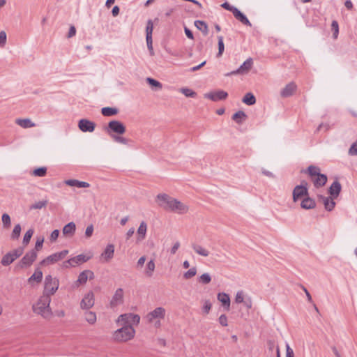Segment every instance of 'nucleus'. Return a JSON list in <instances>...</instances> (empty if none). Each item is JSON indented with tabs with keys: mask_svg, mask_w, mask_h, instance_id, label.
<instances>
[{
	"mask_svg": "<svg viewBox=\"0 0 357 357\" xmlns=\"http://www.w3.org/2000/svg\"><path fill=\"white\" fill-rule=\"evenodd\" d=\"M51 298L46 294H42L37 302L33 305V310L35 313L40 314L44 318H49L52 315L50 307Z\"/></svg>",
	"mask_w": 357,
	"mask_h": 357,
	"instance_id": "1",
	"label": "nucleus"
},
{
	"mask_svg": "<svg viewBox=\"0 0 357 357\" xmlns=\"http://www.w3.org/2000/svg\"><path fill=\"white\" fill-rule=\"evenodd\" d=\"M135 330L132 326H124L117 329L113 334L114 339L118 342H126L132 339Z\"/></svg>",
	"mask_w": 357,
	"mask_h": 357,
	"instance_id": "2",
	"label": "nucleus"
},
{
	"mask_svg": "<svg viewBox=\"0 0 357 357\" xmlns=\"http://www.w3.org/2000/svg\"><path fill=\"white\" fill-rule=\"evenodd\" d=\"M59 287V280L56 277L47 275L45 278L44 290L43 294H46L49 297L54 295L58 290Z\"/></svg>",
	"mask_w": 357,
	"mask_h": 357,
	"instance_id": "3",
	"label": "nucleus"
},
{
	"mask_svg": "<svg viewBox=\"0 0 357 357\" xmlns=\"http://www.w3.org/2000/svg\"><path fill=\"white\" fill-rule=\"evenodd\" d=\"M140 321V317L138 314H135L132 313H126L121 314L117 320L116 324L119 326H132L137 325Z\"/></svg>",
	"mask_w": 357,
	"mask_h": 357,
	"instance_id": "4",
	"label": "nucleus"
},
{
	"mask_svg": "<svg viewBox=\"0 0 357 357\" xmlns=\"http://www.w3.org/2000/svg\"><path fill=\"white\" fill-rule=\"evenodd\" d=\"M68 254V250H63L61 252H55L54 254H52L43 259L40 262V265L42 266H46L51 264H54L63 259H64L66 255Z\"/></svg>",
	"mask_w": 357,
	"mask_h": 357,
	"instance_id": "5",
	"label": "nucleus"
},
{
	"mask_svg": "<svg viewBox=\"0 0 357 357\" xmlns=\"http://www.w3.org/2000/svg\"><path fill=\"white\" fill-rule=\"evenodd\" d=\"M126 129L123 123L116 120L109 121L106 128L107 132L112 137L113 136L112 133L123 135L126 132Z\"/></svg>",
	"mask_w": 357,
	"mask_h": 357,
	"instance_id": "6",
	"label": "nucleus"
},
{
	"mask_svg": "<svg viewBox=\"0 0 357 357\" xmlns=\"http://www.w3.org/2000/svg\"><path fill=\"white\" fill-rule=\"evenodd\" d=\"M37 252L35 250L26 253L17 264V267L24 268L29 267L37 258Z\"/></svg>",
	"mask_w": 357,
	"mask_h": 357,
	"instance_id": "7",
	"label": "nucleus"
},
{
	"mask_svg": "<svg viewBox=\"0 0 357 357\" xmlns=\"http://www.w3.org/2000/svg\"><path fill=\"white\" fill-rule=\"evenodd\" d=\"M174 198L165 193H160L156 196L158 205L165 210L169 211L172 206V201Z\"/></svg>",
	"mask_w": 357,
	"mask_h": 357,
	"instance_id": "8",
	"label": "nucleus"
},
{
	"mask_svg": "<svg viewBox=\"0 0 357 357\" xmlns=\"http://www.w3.org/2000/svg\"><path fill=\"white\" fill-rule=\"evenodd\" d=\"M95 304V295L93 291L86 293L80 302V308L88 310L93 307Z\"/></svg>",
	"mask_w": 357,
	"mask_h": 357,
	"instance_id": "9",
	"label": "nucleus"
},
{
	"mask_svg": "<svg viewBox=\"0 0 357 357\" xmlns=\"http://www.w3.org/2000/svg\"><path fill=\"white\" fill-rule=\"evenodd\" d=\"M166 310L162 307H158L149 312L146 316L147 321H153L155 320H162L165 319Z\"/></svg>",
	"mask_w": 357,
	"mask_h": 357,
	"instance_id": "10",
	"label": "nucleus"
},
{
	"mask_svg": "<svg viewBox=\"0 0 357 357\" xmlns=\"http://www.w3.org/2000/svg\"><path fill=\"white\" fill-rule=\"evenodd\" d=\"M204 96L205 98L218 102L226 99L228 96V93L223 90H217L206 93Z\"/></svg>",
	"mask_w": 357,
	"mask_h": 357,
	"instance_id": "11",
	"label": "nucleus"
},
{
	"mask_svg": "<svg viewBox=\"0 0 357 357\" xmlns=\"http://www.w3.org/2000/svg\"><path fill=\"white\" fill-rule=\"evenodd\" d=\"M172 206L169 211L174 212L178 214H185L188 211V206L179 200L174 199L172 201Z\"/></svg>",
	"mask_w": 357,
	"mask_h": 357,
	"instance_id": "12",
	"label": "nucleus"
},
{
	"mask_svg": "<svg viewBox=\"0 0 357 357\" xmlns=\"http://www.w3.org/2000/svg\"><path fill=\"white\" fill-rule=\"evenodd\" d=\"M308 196L307 188L303 185H296L293 190V200L294 202H297L301 199H303Z\"/></svg>",
	"mask_w": 357,
	"mask_h": 357,
	"instance_id": "13",
	"label": "nucleus"
},
{
	"mask_svg": "<svg viewBox=\"0 0 357 357\" xmlns=\"http://www.w3.org/2000/svg\"><path fill=\"white\" fill-rule=\"evenodd\" d=\"M78 128L83 132H92L95 130L96 124L88 119H82L78 122Z\"/></svg>",
	"mask_w": 357,
	"mask_h": 357,
	"instance_id": "14",
	"label": "nucleus"
},
{
	"mask_svg": "<svg viewBox=\"0 0 357 357\" xmlns=\"http://www.w3.org/2000/svg\"><path fill=\"white\" fill-rule=\"evenodd\" d=\"M252 64H253L252 59L251 58H249V59H246L243 63V64H241L240 66V67L237 70L232 71L229 73H227V75L228 76L230 75L247 73L250 70V69L252 68Z\"/></svg>",
	"mask_w": 357,
	"mask_h": 357,
	"instance_id": "15",
	"label": "nucleus"
},
{
	"mask_svg": "<svg viewBox=\"0 0 357 357\" xmlns=\"http://www.w3.org/2000/svg\"><path fill=\"white\" fill-rule=\"evenodd\" d=\"M114 245L113 244H108L100 255V260L104 262H108L114 257Z\"/></svg>",
	"mask_w": 357,
	"mask_h": 357,
	"instance_id": "16",
	"label": "nucleus"
},
{
	"mask_svg": "<svg viewBox=\"0 0 357 357\" xmlns=\"http://www.w3.org/2000/svg\"><path fill=\"white\" fill-rule=\"evenodd\" d=\"M123 302V289L119 288L117 289L110 301L111 307H114L117 305L122 304Z\"/></svg>",
	"mask_w": 357,
	"mask_h": 357,
	"instance_id": "17",
	"label": "nucleus"
},
{
	"mask_svg": "<svg viewBox=\"0 0 357 357\" xmlns=\"http://www.w3.org/2000/svg\"><path fill=\"white\" fill-rule=\"evenodd\" d=\"M43 274L40 268H36L32 275L28 278L27 282L31 286L40 284L43 280Z\"/></svg>",
	"mask_w": 357,
	"mask_h": 357,
	"instance_id": "18",
	"label": "nucleus"
},
{
	"mask_svg": "<svg viewBox=\"0 0 357 357\" xmlns=\"http://www.w3.org/2000/svg\"><path fill=\"white\" fill-rule=\"evenodd\" d=\"M94 275L93 273L91 271L89 270H85L82 272H81L78 276V278L76 281V284L78 286L79 284H85L88 279H92L93 278Z\"/></svg>",
	"mask_w": 357,
	"mask_h": 357,
	"instance_id": "19",
	"label": "nucleus"
},
{
	"mask_svg": "<svg viewBox=\"0 0 357 357\" xmlns=\"http://www.w3.org/2000/svg\"><path fill=\"white\" fill-rule=\"evenodd\" d=\"M320 200H321L323 204L324 205V208L328 211H331L333 210L335 206V202L334 201V199L333 197H324V196H320L319 197Z\"/></svg>",
	"mask_w": 357,
	"mask_h": 357,
	"instance_id": "20",
	"label": "nucleus"
},
{
	"mask_svg": "<svg viewBox=\"0 0 357 357\" xmlns=\"http://www.w3.org/2000/svg\"><path fill=\"white\" fill-rule=\"evenodd\" d=\"M76 231V225L73 222H70L66 225L62 229V234L66 237H72Z\"/></svg>",
	"mask_w": 357,
	"mask_h": 357,
	"instance_id": "21",
	"label": "nucleus"
},
{
	"mask_svg": "<svg viewBox=\"0 0 357 357\" xmlns=\"http://www.w3.org/2000/svg\"><path fill=\"white\" fill-rule=\"evenodd\" d=\"M191 247L195 252L199 256L206 257L210 255L209 250L199 244L193 243L191 244Z\"/></svg>",
	"mask_w": 357,
	"mask_h": 357,
	"instance_id": "22",
	"label": "nucleus"
},
{
	"mask_svg": "<svg viewBox=\"0 0 357 357\" xmlns=\"http://www.w3.org/2000/svg\"><path fill=\"white\" fill-rule=\"evenodd\" d=\"M146 231H147V224L144 221H142V222H141V223L137 230V242H140L146 238Z\"/></svg>",
	"mask_w": 357,
	"mask_h": 357,
	"instance_id": "23",
	"label": "nucleus"
},
{
	"mask_svg": "<svg viewBox=\"0 0 357 357\" xmlns=\"http://www.w3.org/2000/svg\"><path fill=\"white\" fill-rule=\"evenodd\" d=\"M65 184L71 187L84 188L89 187V183L85 181H80L76 179H68L64 181Z\"/></svg>",
	"mask_w": 357,
	"mask_h": 357,
	"instance_id": "24",
	"label": "nucleus"
},
{
	"mask_svg": "<svg viewBox=\"0 0 357 357\" xmlns=\"http://www.w3.org/2000/svg\"><path fill=\"white\" fill-rule=\"evenodd\" d=\"M342 187L340 182L337 181H334L329 188L328 192L331 197L336 198L338 197Z\"/></svg>",
	"mask_w": 357,
	"mask_h": 357,
	"instance_id": "25",
	"label": "nucleus"
},
{
	"mask_svg": "<svg viewBox=\"0 0 357 357\" xmlns=\"http://www.w3.org/2000/svg\"><path fill=\"white\" fill-rule=\"evenodd\" d=\"M218 300L222 303L226 310H229L230 307V298L226 293H219L218 294Z\"/></svg>",
	"mask_w": 357,
	"mask_h": 357,
	"instance_id": "26",
	"label": "nucleus"
},
{
	"mask_svg": "<svg viewBox=\"0 0 357 357\" xmlns=\"http://www.w3.org/2000/svg\"><path fill=\"white\" fill-rule=\"evenodd\" d=\"M296 86L294 83L291 82L286 85V86L281 91L280 95L282 97H289L293 94L296 90Z\"/></svg>",
	"mask_w": 357,
	"mask_h": 357,
	"instance_id": "27",
	"label": "nucleus"
},
{
	"mask_svg": "<svg viewBox=\"0 0 357 357\" xmlns=\"http://www.w3.org/2000/svg\"><path fill=\"white\" fill-rule=\"evenodd\" d=\"M89 259V257H86V255L81 254L70 258V262L73 264V267H75L76 266L86 262Z\"/></svg>",
	"mask_w": 357,
	"mask_h": 357,
	"instance_id": "28",
	"label": "nucleus"
},
{
	"mask_svg": "<svg viewBox=\"0 0 357 357\" xmlns=\"http://www.w3.org/2000/svg\"><path fill=\"white\" fill-rule=\"evenodd\" d=\"M233 15L242 24L249 26H252V24L250 23V22L248 19V17L243 13H241L238 8L233 13Z\"/></svg>",
	"mask_w": 357,
	"mask_h": 357,
	"instance_id": "29",
	"label": "nucleus"
},
{
	"mask_svg": "<svg viewBox=\"0 0 357 357\" xmlns=\"http://www.w3.org/2000/svg\"><path fill=\"white\" fill-rule=\"evenodd\" d=\"M316 204L314 200L308 196L303 198L301 204V206L304 209H312L314 208Z\"/></svg>",
	"mask_w": 357,
	"mask_h": 357,
	"instance_id": "30",
	"label": "nucleus"
},
{
	"mask_svg": "<svg viewBox=\"0 0 357 357\" xmlns=\"http://www.w3.org/2000/svg\"><path fill=\"white\" fill-rule=\"evenodd\" d=\"M314 186L317 188L324 185L327 181V176L325 174H320L312 178Z\"/></svg>",
	"mask_w": 357,
	"mask_h": 357,
	"instance_id": "31",
	"label": "nucleus"
},
{
	"mask_svg": "<svg viewBox=\"0 0 357 357\" xmlns=\"http://www.w3.org/2000/svg\"><path fill=\"white\" fill-rule=\"evenodd\" d=\"M16 123L23 128H29L35 126V123H33L29 119H16Z\"/></svg>",
	"mask_w": 357,
	"mask_h": 357,
	"instance_id": "32",
	"label": "nucleus"
},
{
	"mask_svg": "<svg viewBox=\"0 0 357 357\" xmlns=\"http://www.w3.org/2000/svg\"><path fill=\"white\" fill-rule=\"evenodd\" d=\"M85 320L91 325H93L97 320L96 314L94 312L89 311V310L84 313Z\"/></svg>",
	"mask_w": 357,
	"mask_h": 357,
	"instance_id": "33",
	"label": "nucleus"
},
{
	"mask_svg": "<svg viewBox=\"0 0 357 357\" xmlns=\"http://www.w3.org/2000/svg\"><path fill=\"white\" fill-rule=\"evenodd\" d=\"M119 112L118 109L115 107H106L101 109V113L105 116H111L117 114Z\"/></svg>",
	"mask_w": 357,
	"mask_h": 357,
	"instance_id": "34",
	"label": "nucleus"
},
{
	"mask_svg": "<svg viewBox=\"0 0 357 357\" xmlns=\"http://www.w3.org/2000/svg\"><path fill=\"white\" fill-rule=\"evenodd\" d=\"M246 119V114L243 111H238L233 114L232 119L237 123L241 124Z\"/></svg>",
	"mask_w": 357,
	"mask_h": 357,
	"instance_id": "35",
	"label": "nucleus"
},
{
	"mask_svg": "<svg viewBox=\"0 0 357 357\" xmlns=\"http://www.w3.org/2000/svg\"><path fill=\"white\" fill-rule=\"evenodd\" d=\"M15 260V258L14 257L13 255L10 252L7 254H6L1 259V264L3 266H8L10 264H12Z\"/></svg>",
	"mask_w": 357,
	"mask_h": 357,
	"instance_id": "36",
	"label": "nucleus"
},
{
	"mask_svg": "<svg viewBox=\"0 0 357 357\" xmlns=\"http://www.w3.org/2000/svg\"><path fill=\"white\" fill-rule=\"evenodd\" d=\"M242 101L248 105H253L256 102V98L252 93H247Z\"/></svg>",
	"mask_w": 357,
	"mask_h": 357,
	"instance_id": "37",
	"label": "nucleus"
},
{
	"mask_svg": "<svg viewBox=\"0 0 357 357\" xmlns=\"http://www.w3.org/2000/svg\"><path fill=\"white\" fill-rule=\"evenodd\" d=\"M195 26L201 31L204 35L208 33V26L204 21L196 20L195 21Z\"/></svg>",
	"mask_w": 357,
	"mask_h": 357,
	"instance_id": "38",
	"label": "nucleus"
},
{
	"mask_svg": "<svg viewBox=\"0 0 357 357\" xmlns=\"http://www.w3.org/2000/svg\"><path fill=\"white\" fill-rule=\"evenodd\" d=\"M155 266L153 260L149 261L146 266L145 269V274L147 276H151L153 275V273L155 270Z\"/></svg>",
	"mask_w": 357,
	"mask_h": 357,
	"instance_id": "39",
	"label": "nucleus"
},
{
	"mask_svg": "<svg viewBox=\"0 0 357 357\" xmlns=\"http://www.w3.org/2000/svg\"><path fill=\"white\" fill-rule=\"evenodd\" d=\"M1 220L3 223V227L6 229L10 228L11 225V220L10 217L7 213H3L1 216Z\"/></svg>",
	"mask_w": 357,
	"mask_h": 357,
	"instance_id": "40",
	"label": "nucleus"
},
{
	"mask_svg": "<svg viewBox=\"0 0 357 357\" xmlns=\"http://www.w3.org/2000/svg\"><path fill=\"white\" fill-rule=\"evenodd\" d=\"M308 173L310 176L312 177V178L317 176L319 175L320 173V169L318 167L311 165L308 167Z\"/></svg>",
	"mask_w": 357,
	"mask_h": 357,
	"instance_id": "41",
	"label": "nucleus"
},
{
	"mask_svg": "<svg viewBox=\"0 0 357 357\" xmlns=\"http://www.w3.org/2000/svg\"><path fill=\"white\" fill-rule=\"evenodd\" d=\"M146 82L152 87H155L158 89H161L162 87V84L156 79L151 77L146 78Z\"/></svg>",
	"mask_w": 357,
	"mask_h": 357,
	"instance_id": "42",
	"label": "nucleus"
},
{
	"mask_svg": "<svg viewBox=\"0 0 357 357\" xmlns=\"http://www.w3.org/2000/svg\"><path fill=\"white\" fill-rule=\"evenodd\" d=\"M47 204V199L39 201V202H37L34 203L33 204H32L30 206V209L31 210H33V209H41V208L45 207Z\"/></svg>",
	"mask_w": 357,
	"mask_h": 357,
	"instance_id": "43",
	"label": "nucleus"
},
{
	"mask_svg": "<svg viewBox=\"0 0 357 357\" xmlns=\"http://www.w3.org/2000/svg\"><path fill=\"white\" fill-rule=\"evenodd\" d=\"M33 229H29L24 234V238H23V243L26 245L29 244V243L30 242V240L33 234Z\"/></svg>",
	"mask_w": 357,
	"mask_h": 357,
	"instance_id": "44",
	"label": "nucleus"
},
{
	"mask_svg": "<svg viewBox=\"0 0 357 357\" xmlns=\"http://www.w3.org/2000/svg\"><path fill=\"white\" fill-rule=\"evenodd\" d=\"M197 274V268L196 267H192L190 268L188 271L185 272L183 274V278L186 280L190 279L193 278Z\"/></svg>",
	"mask_w": 357,
	"mask_h": 357,
	"instance_id": "45",
	"label": "nucleus"
},
{
	"mask_svg": "<svg viewBox=\"0 0 357 357\" xmlns=\"http://www.w3.org/2000/svg\"><path fill=\"white\" fill-rule=\"evenodd\" d=\"M21 226L20 224H17L16 225L14 228H13V230L12 231V234H11V238L13 239H17L20 235V232H21Z\"/></svg>",
	"mask_w": 357,
	"mask_h": 357,
	"instance_id": "46",
	"label": "nucleus"
},
{
	"mask_svg": "<svg viewBox=\"0 0 357 357\" xmlns=\"http://www.w3.org/2000/svg\"><path fill=\"white\" fill-rule=\"evenodd\" d=\"M211 281V275L207 273H203L199 278V282L202 284H206L210 283Z\"/></svg>",
	"mask_w": 357,
	"mask_h": 357,
	"instance_id": "47",
	"label": "nucleus"
},
{
	"mask_svg": "<svg viewBox=\"0 0 357 357\" xmlns=\"http://www.w3.org/2000/svg\"><path fill=\"white\" fill-rule=\"evenodd\" d=\"M218 56H220L224 50H225V45H224V42H223V37L222 36H218Z\"/></svg>",
	"mask_w": 357,
	"mask_h": 357,
	"instance_id": "48",
	"label": "nucleus"
},
{
	"mask_svg": "<svg viewBox=\"0 0 357 357\" xmlns=\"http://www.w3.org/2000/svg\"><path fill=\"white\" fill-rule=\"evenodd\" d=\"M180 91L186 97L194 98L196 96V93L188 88H181Z\"/></svg>",
	"mask_w": 357,
	"mask_h": 357,
	"instance_id": "49",
	"label": "nucleus"
},
{
	"mask_svg": "<svg viewBox=\"0 0 357 357\" xmlns=\"http://www.w3.org/2000/svg\"><path fill=\"white\" fill-rule=\"evenodd\" d=\"M46 172H47L46 167H40V168L36 169L33 172V175H34L35 176L43 177V176H45Z\"/></svg>",
	"mask_w": 357,
	"mask_h": 357,
	"instance_id": "50",
	"label": "nucleus"
},
{
	"mask_svg": "<svg viewBox=\"0 0 357 357\" xmlns=\"http://www.w3.org/2000/svg\"><path fill=\"white\" fill-rule=\"evenodd\" d=\"M153 30V24L151 20H149L146 27V36H152Z\"/></svg>",
	"mask_w": 357,
	"mask_h": 357,
	"instance_id": "51",
	"label": "nucleus"
},
{
	"mask_svg": "<svg viewBox=\"0 0 357 357\" xmlns=\"http://www.w3.org/2000/svg\"><path fill=\"white\" fill-rule=\"evenodd\" d=\"M7 42L6 33L4 31H0V47H4Z\"/></svg>",
	"mask_w": 357,
	"mask_h": 357,
	"instance_id": "52",
	"label": "nucleus"
},
{
	"mask_svg": "<svg viewBox=\"0 0 357 357\" xmlns=\"http://www.w3.org/2000/svg\"><path fill=\"white\" fill-rule=\"evenodd\" d=\"M211 307H212L211 303L208 300L204 301L203 307H202L203 312L205 314H208L211 309Z\"/></svg>",
	"mask_w": 357,
	"mask_h": 357,
	"instance_id": "53",
	"label": "nucleus"
},
{
	"mask_svg": "<svg viewBox=\"0 0 357 357\" xmlns=\"http://www.w3.org/2000/svg\"><path fill=\"white\" fill-rule=\"evenodd\" d=\"M112 138L117 143H120L122 144H128V139L123 137L114 135L112 136Z\"/></svg>",
	"mask_w": 357,
	"mask_h": 357,
	"instance_id": "54",
	"label": "nucleus"
},
{
	"mask_svg": "<svg viewBox=\"0 0 357 357\" xmlns=\"http://www.w3.org/2000/svg\"><path fill=\"white\" fill-rule=\"evenodd\" d=\"M146 40L147 44V47L150 52V54H153V40H152V36H146Z\"/></svg>",
	"mask_w": 357,
	"mask_h": 357,
	"instance_id": "55",
	"label": "nucleus"
},
{
	"mask_svg": "<svg viewBox=\"0 0 357 357\" xmlns=\"http://www.w3.org/2000/svg\"><path fill=\"white\" fill-rule=\"evenodd\" d=\"M235 302L236 303H241L244 302V294L242 291H239L236 293L235 297Z\"/></svg>",
	"mask_w": 357,
	"mask_h": 357,
	"instance_id": "56",
	"label": "nucleus"
},
{
	"mask_svg": "<svg viewBox=\"0 0 357 357\" xmlns=\"http://www.w3.org/2000/svg\"><path fill=\"white\" fill-rule=\"evenodd\" d=\"M332 29L334 31L333 36L335 38H337L338 32H339V26L337 21H333L331 24Z\"/></svg>",
	"mask_w": 357,
	"mask_h": 357,
	"instance_id": "57",
	"label": "nucleus"
},
{
	"mask_svg": "<svg viewBox=\"0 0 357 357\" xmlns=\"http://www.w3.org/2000/svg\"><path fill=\"white\" fill-rule=\"evenodd\" d=\"M93 225H89L86 228V230H85V237L86 238H90L92 235H93Z\"/></svg>",
	"mask_w": 357,
	"mask_h": 357,
	"instance_id": "58",
	"label": "nucleus"
},
{
	"mask_svg": "<svg viewBox=\"0 0 357 357\" xmlns=\"http://www.w3.org/2000/svg\"><path fill=\"white\" fill-rule=\"evenodd\" d=\"M59 233H60L59 230H58V229H54V231H52V232L50 234V241L51 242L56 241L59 236Z\"/></svg>",
	"mask_w": 357,
	"mask_h": 357,
	"instance_id": "59",
	"label": "nucleus"
},
{
	"mask_svg": "<svg viewBox=\"0 0 357 357\" xmlns=\"http://www.w3.org/2000/svg\"><path fill=\"white\" fill-rule=\"evenodd\" d=\"M221 6H222V8H224L225 9H226V10H229V11H231L232 13H234L236 10V9H237V8H236V7H234V6H231V5H230L229 3H227V2H225V3H223L221 5Z\"/></svg>",
	"mask_w": 357,
	"mask_h": 357,
	"instance_id": "60",
	"label": "nucleus"
},
{
	"mask_svg": "<svg viewBox=\"0 0 357 357\" xmlns=\"http://www.w3.org/2000/svg\"><path fill=\"white\" fill-rule=\"evenodd\" d=\"M349 154L351 155H357V141L351 146L349 150Z\"/></svg>",
	"mask_w": 357,
	"mask_h": 357,
	"instance_id": "61",
	"label": "nucleus"
},
{
	"mask_svg": "<svg viewBox=\"0 0 357 357\" xmlns=\"http://www.w3.org/2000/svg\"><path fill=\"white\" fill-rule=\"evenodd\" d=\"M23 251H24L23 248H18L10 252L12 253V255H13L14 257L16 259L22 255Z\"/></svg>",
	"mask_w": 357,
	"mask_h": 357,
	"instance_id": "62",
	"label": "nucleus"
},
{
	"mask_svg": "<svg viewBox=\"0 0 357 357\" xmlns=\"http://www.w3.org/2000/svg\"><path fill=\"white\" fill-rule=\"evenodd\" d=\"M219 323L222 326H227L228 325L227 317L225 314H222L218 319Z\"/></svg>",
	"mask_w": 357,
	"mask_h": 357,
	"instance_id": "63",
	"label": "nucleus"
},
{
	"mask_svg": "<svg viewBox=\"0 0 357 357\" xmlns=\"http://www.w3.org/2000/svg\"><path fill=\"white\" fill-rule=\"evenodd\" d=\"M286 357H294V351L290 347L289 344L287 342L286 343Z\"/></svg>",
	"mask_w": 357,
	"mask_h": 357,
	"instance_id": "64",
	"label": "nucleus"
}]
</instances>
